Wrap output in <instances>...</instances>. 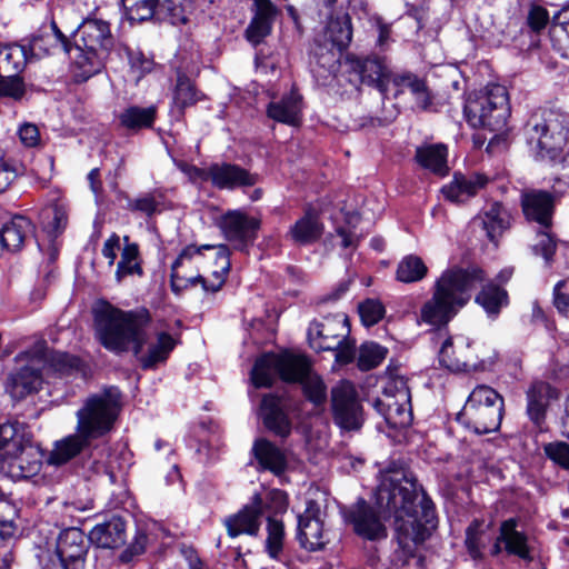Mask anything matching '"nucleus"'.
<instances>
[{
	"mask_svg": "<svg viewBox=\"0 0 569 569\" xmlns=\"http://www.w3.org/2000/svg\"><path fill=\"white\" fill-rule=\"evenodd\" d=\"M382 510L395 517L396 540L386 569H425L423 558L415 553L436 528L435 508L417 481L403 470L388 472L378 491Z\"/></svg>",
	"mask_w": 569,
	"mask_h": 569,
	"instance_id": "nucleus-1",
	"label": "nucleus"
},
{
	"mask_svg": "<svg viewBox=\"0 0 569 569\" xmlns=\"http://www.w3.org/2000/svg\"><path fill=\"white\" fill-rule=\"evenodd\" d=\"M230 266V250L226 244L188 246L171 266V289L179 295L200 283L206 292H217L223 286Z\"/></svg>",
	"mask_w": 569,
	"mask_h": 569,
	"instance_id": "nucleus-2",
	"label": "nucleus"
},
{
	"mask_svg": "<svg viewBox=\"0 0 569 569\" xmlns=\"http://www.w3.org/2000/svg\"><path fill=\"white\" fill-rule=\"evenodd\" d=\"M483 280V271L478 268L443 271L435 282L432 297L420 308L417 322L431 327L446 326L468 303L476 284Z\"/></svg>",
	"mask_w": 569,
	"mask_h": 569,
	"instance_id": "nucleus-3",
	"label": "nucleus"
},
{
	"mask_svg": "<svg viewBox=\"0 0 569 569\" xmlns=\"http://www.w3.org/2000/svg\"><path fill=\"white\" fill-rule=\"evenodd\" d=\"M93 316L97 338L107 350L114 353L139 352L142 329L150 321L146 309L123 311L107 301H99L93 308Z\"/></svg>",
	"mask_w": 569,
	"mask_h": 569,
	"instance_id": "nucleus-4",
	"label": "nucleus"
},
{
	"mask_svg": "<svg viewBox=\"0 0 569 569\" xmlns=\"http://www.w3.org/2000/svg\"><path fill=\"white\" fill-rule=\"evenodd\" d=\"M16 361L21 368L8 379L6 390L16 400L37 392L44 375L50 371L66 373L78 366V359L67 353L49 352L43 340L37 341L29 350L20 352Z\"/></svg>",
	"mask_w": 569,
	"mask_h": 569,
	"instance_id": "nucleus-5",
	"label": "nucleus"
},
{
	"mask_svg": "<svg viewBox=\"0 0 569 569\" xmlns=\"http://www.w3.org/2000/svg\"><path fill=\"white\" fill-rule=\"evenodd\" d=\"M42 449L20 422L0 425V472L13 480L37 476L43 463Z\"/></svg>",
	"mask_w": 569,
	"mask_h": 569,
	"instance_id": "nucleus-6",
	"label": "nucleus"
},
{
	"mask_svg": "<svg viewBox=\"0 0 569 569\" xmlns=\"http://www.w3.org/2000/svg\"><path fill=\"white\" fill-rule=\"evenodd\" d=\"M113 46L109 23L99 19H87L78 29L72 61L81 80L99 73Z\"/></svg>",
	"mask_w": 569,
	"mask_h": 569,
	"instance_id": "nucleus-7",
	"label": "nucleus"
},
{
	"mask_svg": "<svg viewBox=\"0 0 569 569\" xmlns=\"http://www.w3.org/2000/svg\"><path fill=\"white\" fill-rule=\"evenodd\" d=\"M465 114L470 126L497 132L488 147L507 131L510 104L507 88L498 83L488 84L482 91L470 96L465 104Z\"/></svg>",
	"mask_w": 569,
	"mask_h": 569,
	"instance_id": "nucleus-8",
	"label": "nucleus"
},
{
	"mask_svg": "<svg viewBox=\"0 0 569 569\" xmlns=\"http://www.w3.org/2000/svg\"><path fill=\"white\" fill-rule=\"evenodd\" d=\"M119 409L120 392L114 387L88 397L76 413V431L91 440L103 437L112 429Z\"/></svg>",
	"mask_w": 569,
	"mask_h": 569,
	"instance_id": "nucleus-9",
	"label": "nucleus"
},
{
	"mask_svg": "<svg viewBox=\"0 0 569 569\" xmlns=\"http://www.w3.org/2000/svg\"><path fill=\"white\" fill-rule=\"evenodd\" d=\"M503 399L491 387L477 386L469 395L458 420L476 433L498 430L502 420Z\"/></svg>",
	"mask_w": 569,
	"mask_h": 569,
	"instance_id": "nucleus-10",
	"label": "nucleus"
},
{
	"mask_svg": "<svg viewBox=\"0 0 569 569\" xmlns=\"http://www.w3.org/2000/svg\"><path fill=\"white\" fill-rule=\"evenodd\" d=\"M528 139L535 144L536 158L555 161L567 140L566 117L555 110L535 113L528 122Z\"/></svg>",
	"mask_w": 569,
	"mask_h": 569,
	"instance_id": "nucleus-11",
	"label": "nucleus"
},
{
	"mask_svg": "<svg viewBox=\"0 0 569 569\" xmlns=\"http://www.w3.org/2000/svg\"><path fill=\"white\" fill-rule=\"evenodd\" d=\"M306 369V357L302 355L266 353L256 360L251 370V381L257 388H268L277 377L291 382Z\"/></svg>",
	"mask_w": 569,
	"mask_h": 569,
	"instance_id": "nucleus-12",
	"label": "nucleus"
},
{
	"mask_svg": "<svg viewBox=\"0 0 569 569\" xmlns=\"http://www.w3.org/2000/svg\"><path fill=\"white\" fill-rule=\"evenodd\" d=\"M399 469L408 472L416 480L409 470L402 467H391L381 475L380 485L378 486L377 491H379L385 476L391 470ZM376 495L378 496V492H376ZM377 505L380 510V515L363 499L358 500L355 505L343 511L346 523L350 525L353 532L362 539L370 541L385 539L387 537V528L381 521V516L383 518L395 519L393 516H389L382 510L378 501Z\"/></svg>",
	"mask_w": 569,
	"mask_h": 569,
	"instance_id": "nucleus-13",
	"label": "nucleus"
},
{
	"mask_svg": "<svg viewBox=\"0 0 569 569\" xmlns=\"http://www.w3.org/2000/svg\"><path fill=\"white\" fill-rule=\"evenodd\" d=\"M349 330L348 319L343 315L326 317L322 321L310 325L308 329L310 346L317 351H337L338 361L349 362L352 359V351L343 345Z\"/></svg>",
	"mask_w": 569,
	"mask_h": 569,
	"instance_id": "nucleus-14",
	"label": "nucleus"
},
{
	"mask_svg": "<svg viewBox=\"0 0 569 569\" xmlns=\"http://www.w3.org/2000/svg\"><path fill=\"white\" fill-rule=\"evenodd\" d=\"M352 40L351 19L347 13L331 17L323 32V43L316 51L318 63L329 72H335L341 52Z\"/></svg>",
	"mask_w": 569,
	"mask_h": 569,
	"instance_id": "nucleus-15",
	"label": "nucleus"
},
{
	"mask_svg": "<svg viewBox=\"0 0 569 569\" xmlns=\"http://www.w3.org/2000/svg\"><path fill=\"white\" fill-rule=\"evenodd\" d=\"M375 409L392 428H403L410 425L412 413L410 409V392L406 381L400 378L388 383L383 397L376 399Z\"/></svg>",
	"mask_w": 569,
	"mask_h": 569,
	"instance_id": "nucleus-16",
	"label": "nucleus"
},
{
	"mask_svg": "<svg viewBox=\"0 0 569 569\" xmlns=\"http://www.w3.org/2000/svg\"><path fill=\"white\" fill-rule=\"evenodd\" d=\"M333 420L345 431H358L363 425L362 407L355 386L341 381L331 390Z\"/></svg>",
	"mask_w": 569,
	"mask_h": 569,
	"instance_id": "nucleus-17",
	"label": "nucleus"
},
{
	"mask_svg": "<svg viewBox=\"0 0 569 569\" xmlns=\"http://www.w3.org/2000/svg\"><path fill=\"white\" fill-rule=\"evenodd\" d=\"M122 3L131 22L149 20L159 12L168 16L172 24L188 21L190 3L187 0H122Z\"/></svg>",
	"mask_w": 569,
	"mask_h": 569,
	"instance_id": "nucleus-18",
	"label": "nucleus"
},
{
	"mask_svg": "<svg viewBox=\"0 0 569 569\" xmlns=\"http://www.w3.org/2000/svg\"><path fill=\"white\" fill-rule=\"evenodd\" d=\"M260 226L259 218L249 216L241 210H229L219 221L224 238L240 251L247 250L254 242Z\"/></svg>",
	"mask_w": 569,
	"mask_h": 569,
	"instance_id": "nucleus-19",
	"label": "nucleus"
},
{
	"mask_svg": "<svg viewBox=\"0 0 569 569\" xmlns=\"http://www.w3.org/2000/svg\"><path fill=\"white\" fill-rule=\"evenodd\" d=\"M89 536L79 528H68L60 532L56 555L62 569H84L89 548Z\"/></svg>",
	"mask_w": 569,
	"mask_h": 569,
	"instance_id": "nucleus-20",
	"label": "nucleus"
},
{
	"mask_svg": "<svg viewBox=\"0 0 569 569\" xmlns=\"http://www.w3.org/2000/svg\"><path fill=\"white\" fill-rule=\"evenodd\" d=\"M347 72L355 74L360 83L372 86L386 92L391 71L386 60L379 57L360 58L348 56L345 61Z\"/></svg>",
	"mask_w": 569,
	"mask_h": 569,
	"instance_id": "nucleus-21",
	"label": "nucleus"
},
{
	"mask_svg": "<svg viewBox=\"0 0 569 569\" xmlns=\"http://www.w3.org/2000/svg\"><path fill=\"white\" fill-rule=\"evenodd\" d=\"M174 347L176 340L169 333L157 332L154 337H148L146 329H142L139 352L133 355L142 369H154L168 359Z\"/></svg>",
	"mask_w": 569,
	"mask_h": 569,
	"instance_id": "nucleus-22",
	"label": "nucleus"
},
{
	"mask_svg": "<svg viewBox=\"0 0 569 569\" xmlns=\"http://www.w3.org/2000/svg\"><path fill=\"white\" fill-rule=\"evenodd\" d=\"M68 38L59 30L57 23L52 21L39 30L29 41V53L32 58H43L60 52H66L72 59L73 50Z\"/></svg>",
	"mask_w": 569,
	"mask_h": 569,
	"instance_id": "nucleus-23",
	"label": "nucleus"
},
{
	"mask_svg": "<svg viewBox=\"0 0 569 569\" xmlns=\"http://www.w3.org/2000/svg\"><path fill=\"white\" fill-rule=\"evenodd\" d=\"M209 181L218 189L233 190L253 187L259 176L230 162H216L209 166Z\"/></svg>",
	"mask_w": 569,
	"mask_h": 569,
	"instance_id": "nucleus-24",
	"label": "nucleus"
},
{
	"mask_svg": "<svg viewBox=\"0 0 569 569\" xmlns=\"http://www.w3.org/2000/svg\"><path fill=\"white\" fill-rule=\"evenodd\" d=\"M262 515V498L260 495H254L248 505L237 513L224 519L223 523L229 537L236 538L240 535L256 536L260 529Z\"/></svg>",
	"mask_w": 569,
	"mask_h": 569,
	"instance_id": "nucleus-25",
	"label": "nucleus"
},
{
	"mask_svg": "<svg viewBox=\"0 0 569 569\" xmlns=\"http://www.w3.org/2000/svg\"><path fill=\"white\" fill-rule=\"evenodd\" d=\"M298 540L303 548L310 551L320 550L328 542L323 535L320 510L313 502H310L306 511L298 518Z\"/></svg>",
	"mask_w": 569,
	"mask_h": 569,
	"instance_id": "nucleus-26",
	"label": "nucleus"
},
{
	"mask_svg": "<svg viewBox=\"0 0 569 569\" xmlns=\"http://www.w3.org/2000/svg\"><path fill=\"white\" fill-rule=\"evenodd\" d=\"M278 7L271 0H252V18L246 29V38L252 44H259L272 31Z\"/></svg>",
	"mask_w": 569,
	"mask_h": 569,
	"instance_id": "nucleus-27",
	"label": "nucleus"
},
{
	"mask_svg": "<svg viewBox=\"0 0 569 569\" xmlns=\"http://www.w3.org/2000/svg\"><path fill=\"white\" fill-rule=\"evenodd\" d=\"M526 397L527 415L530 421L542 430L547 410L550 403L559 398V391L547 382L536 381L527 390Z\"/></svg>",
	"mask_w": 569,
	"mask_h": 569,
	"instance_id": "nucleus-28",
	"label": "nucleus"
},
{
	"mask_svg": "<svg viewBox=\"0 0 569 569\" xmlns=\"http://www.w3.org/2000/svg\"><path fill=\"white\" fill-rule=\"evenodd\" d=\"M263 425L274 435L286 438L291 432V420L287 412V403L282 397L266 395L260 406Z\"/></svg>",
	"mask_w": 569,
	"mask_h": 569,
	"instance_id": "nucleus-29",
	"label": "nucleus"
},
{
	"mask_svg": "<svg viewBox=\"0 0 569 569\" xmlns=\"http://www.w3.org/2000/svg\"><path fill=\"white\" fill-rule=\"evenodd\" d=\"M521 207L527 220L537 226H549L552 221L553 198L542 190H529L521 194Z\"/></svg>",
	"mask_w": 569,
	"mask_h": 569,
	"instance_id": "nucleus-30",
	"label": "nucleus"
},
{
	"mask_svg": "<svg viewBox=\"0 0 569 569\" xmlns=\"http://www.w3.org/2000/svg\"><path fill=\"white\" fill-rule=\"evenodd\" d=\"M473 358L471 341L462 336L446 339L439 351L440 363L452 371L465 370Z\"/></svg>",
	"mask_w": 569,
	"mask_h": 569,
	"instance_id": "nucleus-31",
	"label": "nucleus"
},
{
	"mask_svg": "<svg viewBox=\"0 0 569 569\" xmlns=\"http://www.w3.org/2000/svg\"><path fill=\"white\" fill-rule=\"evenodd\" d=\"M488 178L481 173L465 176L455 173L453 179L442 187L443 197L455 203L466 202L486 187Z\"/></svg>",
	"mask_w": 569,
	"mask_h": 569,
	"instance_id": "nucleus-32",
	"label": "nucleus"
},
{
	"mask_svg": "<svg viewBox=\"0 0 569 569\" xmlns=\"http://www.w3.org/2000/svg\"><path fill=\"white\" fill-rule=\"evenodd\" d=\"M477 220L480 221L488 240L495 244L511 226L510 212L499 202L486 207Z\"/></svg>",
	"mask_w": 569,
	"mask_h": 569,
	"instance_id": "nucleus-33",
	"label": "nucleus"
},
{
	"mask_svg": "<svg viewBox=\"0 0 569 569\" xmlns=\"http://www.w3.org/2000/svg\"><path fill=\"white\" fill-rule=\"evenodd\" d=\"M90 542L100 548H119L126 542V523L119 517L98 523L89 532Z\"/></svg>",
	"mask_w": 569,
	"mask_h": 569,
	"instance_id": "nucleus-34",
	"label": "nucleus"
},
{
	"mask_svg": "<svg viewBox=\"0 0 569 569\" xmlns=\"http://www.w3.org/2000/svg\"><path fill=\"white\" fill-rule=\"evenodd\" d=\"M323 232V224L319 214L313 209H308L305 214L289 229L288 237L298 244L305 246L317 241Z\"/></svg>",
	"mask_w": 569,
	"mask_h": 569,
	"instance_id": "nucleus-35",
	"label": "nucleus"
},
{
	"mask_svg": "<svg viewBox=\"0 0 569 569\" xmlns=\"http://www.w3.org/2000/svg\"><path fill=\"white\" fill-rule=\"evenodd\" d=\"M32 232L31 221L23 216H16L0 230V244L10 252L19 251Z\"/></svg>",
	"mask_w": 569,
	"mask_h": 569,
	"instance_id": "nucleus-36",
	"label": "nucleus"
},
{
	"mask_svg": "<svg viewBox=\"0 0 569 569\" xmlns=\"http://www.w3.org/2000/svg\"><path fill=\"white\" fill-rule=\"evenodd\" d=\"M268 117L274 121L289 126H297L300 122L301 100L300 96L291 91L277 101H271L268 106Z\"/></svg>",
	"mask_w": 569,
	"mask_h": 569,
	"instance_id": "nucleus-37",
	"label": "nucleus"
},
{
	"mask_svg": "<svg viewBox=\"0 0 569 569\" xmlns=\"http://www.w3.org/2000/svg\"><path fill=\"white\" fill-rule=\"evenodd\" d=\"M499 541L503 542V549L523 560H530V549L527 536L517 529V520H505L499 530Z\"/></svg>",
	"mask_w": 569,
	"mask_h": 569,
	"instance_id": "nucleus-38",
	"label": "nucleus"
},
{
	"mask_svg": "<svg viewBox=\"0 0 569 569\" xmlns=\"http://www.w3.org/2000/svg\"><path fill=\"white\" fill-rule=\"evenodd\" d=\"M252 451L262 469L270 470L276 475L286 469L287 462L283 452L269 440H256Z\"/></svg>",
	"mask_w": 569,
	"mask_h": 569,
	"instance_id": "nucleus-39",
	"label": "nucleus"
},
{
	"mask_svg": "<svg viewBox=\"0 0 569 569\" xmlns=\"http://www.w3.org/2000/svg\"><path fill=\"white\" fill-rule=\"evenodd\" d=\"M91 441L90 438H86L81 432L76 431L74 435L68 436L56 443L48 461L51 465H63L79 455Z\"/></svg>",
	"mask_w": 569,
	"mask_h": 569,
	"instance_id": "nucleus-40",
	"label": "nucleus"
},
{
	"mask_svg": "<svg viewBox=\"0 0 569 569\" xmlns=\"http://www.w3.org/2000/svg\"><path fill=\"white\" fill-rule=\"evenodd\" d=\"M447 147L443 144H429L417 149L416 160L425 169L445 176L448 173Z\"/></svg>",
	"mask_w": 569,
	"mask_h": 569,
	"instance_id": "nucleus-41",
	"label": "nucleus"
},
{
	"mask_svg": "<svg viewBox=\"0 0 569 569\" xmlns=\"http://www.w3.org/2000/svg\"><path fill=\"white\" fill-rule=\"evenodd\" d=\"M476 302L483 308L489 317H497L501 309L508 306V292L493 282H488L476 296Z\"/></svg>",
	"mask_w": 569,
	"mask_h": 569,
	"instance_id": "nucleus-42",
	"label": "nucleus"
},
{
	"mask_svg": "<svg viewBox=\"0 0 569 569\" xmlns=\"http://www.w3.org/2000/svg\"><path fill=\"white\" fill-rule=\"evenodd\" d=\"M157 116V108L149 106L146 108L131 106L126 108L119 114L120 124L132 131L152 127Z\"/></svg>",
	"mask_w": 569,
	"mask_h": 569,
	"instance_id": "nucleus-43",
	"label": "nucleus"
},
{
	"mask_svg": "<svg viewBox=\"0 0 569 569\" xmlns=\"http://www.w3.org/2000/svg\"><path fill=\"white\" fill-rule=\"evenodd\" d=\"M549 33L555 48L569 57V4L553 16Z\"/></svg>",
	"mask_w": 569,
	"mask_h": 569,
	"instance_id": "nucleus-44",
	"label": "nucleus"
},
{
	"mask_svg": "<svg viewBox=\"0 0 569 569\" xmlns=\"http://www.w3.org/2000/svg\"><path fill=\"white\" fill-rule=\"evenodd\" d=\"M31 60L29 50L19 43L1 44V67L4 72H21Z\"/></svg>",
	"mask_w": 569,
	"mask_h": 569,
	"instance_id": "nucleus-45",
	"label": "nucleus"
},
{
	"mask_svg": "<svg viewBox=\"0 0 569 569\" xmlns=\"http://www.w3.org/2000/svg\"><path fill=\"white\" fill-rule=\"evenodd\" d=\"M307 369L292 382L299 381L302 385L306 397L315 405H321L327 399V387L322 379L311 370L309 360L306 358Z\"/></svg>",
	"mask_w": 569,
	"mask_h": 569,
	"instance_id": "nucleus-46",
	"label": "nucleus"
},
{
	"mask_svg": "<svg viewBox=\"0 0 569 569\" xmlns=\"http://www.w3.org/2000/svg\"><path fill=\"white\" fill-rule=\"evenodd\" d=\"M142 276L140 251L138 244H124L116 269V280L121 282L128 276Z\"/></svg>",
	"mask_w": 569,
	"mask_h": 569,
	"instance_id": "nucleus-47",
	"label": "nucleus"
},
{
	"mask_svg": "<svg viewBox=\"0 0 569 569\" xmlns=\"http://www.w3.org/2000/svg\"><path fill=\"white\" fill-rule=\"evenodd\" d=\"M428 273V267L416 254L403 257L398 263L396 278L403 283H412L422 280Z\"/></svg>",
	"mask_w": 569,
	"mask_h": 569,
	"instance_id": "nucleus-48",
	"label": "nucleus"
},
{
	"mask_svg": "<svg viewBox=\"0 0 569 569\" xmlns=\"http://www.w3.org/2000/svg\"><path fill=\"white\" fill-rule=\"evenodd\" d=\"M161 204L162 196L160 193L147 192L137 198L128 199L127 209L151 217L161 211Z\"/></svg>",
	"mask_w": 569,
	"mask_h": 569,
	"instance_id": "nucleus-49",
	"label": "nucleus"
},
{
	"mask_svg": "<svg viewBox=\"0 0 569 569\" xmlns=\"http://www.w3.org/2000/svg\"><path fill=\"white\" fill-rule=\"evenodd\" d=\"M551 229L552 222L547 227L537 226L536 237L532 242L535 253L541 254L546 261L551 260L557 247Z\"/></svg>",
	"mask_w": 569,
	"mask_h": 569,
	"instance_id": "nucleus-50",
	"label": "nucleus"
},
{
	"mask_svg": "<svg viewBox=\"0 0 569 569\" xmlns=\"http://www.w3.org/2000/svg\"><path fill=\"white\" fill-rule=\"evenodd\" d=\"M266 550L270 558L278 559L283 548L284 529L280 520L268 518Z\"/></svg>",
	"mask_w": 569,
	"mask_h": 569,
	"instance_id": "nucleus-51",
	"label": "nucleus"
},
{
	"mask_svg": "<svg viewBox=\"0 0 569 569\" xmlns=\"http://www.w3.org/2000/svg\"><path fill=\"white\" fill-rule=\"evenodd\" d=\"M387 349L375 342L363 343L359 349L358 367L370 370L379 366L386 358Z\"/></svg>",
	"mask_w": 569,
	"mask_h": 569,
	"instance_id": "nucleus-52",
	"label": "nucleus"
},
{
	"mask_svg": "<svg viewBox=\"0 0 569 569\" xmlns=\"http://www.w3.org/2000/svg\"><path fill=\"white\" fill-rule=\"evenodd\" d=\"M173 101L181 109L192 106L198 101V93L193 83L184 76H179L177 79Z\"/></svg>",
	"mask_w": 569,
	"mask_h": 569,
	"instance_id": "nucleus-53",
	"label": "nucleus"
},
{
	"mask_svg": "<svg viewBox=\"0 0 569 569\" xmlns=\"http://www.w3.org/2000/svg\"><path fill=\"white\" fill-rule=\"evenodd\" d=\"M361 321L365 326L370 327L378 323L385 316V307L377 299H367L358 307Z\"/></svg>",
	"mask_w": 569,
	"mask_h": 569,
	"instance_id": "nucleus-54",
	"label": "nucleus"
},
{
	"mask_svg": "<svg viewBox=\"0 0 569 569\" xmlns=\"http://www.w3.org/2000/svg\"><path fill=\"white\" fill-rule=\"evenodd\" d=\"M546 456L563 469H569V445L563 441L549 442L543 446Z\"/></svg>",
	"mask_w": 569,
	"mask_h": 569,
	"instance_id": "nucleus-55",
	"label": "nucleus"
},
{
	"mask_svg": "<svg viewBox=\"0 0 569 569\" xmlns=\"http://www.w3.org/2000/svg\"><path fill=\"white\" fill-rule=\"evenodd\" d=\"M23 93L24 83L17 73L7 77L0 74V96L20 99Z\"/></svg>",
	"mask_w": 569,
	"mask_h": 569,
	"instance_id": "nucleus-56",
	"label": "nucleus"
},
{
	"mask_svg": "<svg viewBox=\"0 0 569 569\" xmlns=\"http://www.w3.org/2000/svg\"><path fill=\"white\" fill-rule=\"evenodd\" d=\"M44 214L50 221L47 224L49 230L57 234L60 233L67 226L68 217L66 210L61 206H53L44 211Z\"/></svg>",
	"mask_w": 569,
	"mask_h": 569,
	"instance_id": "nucleus-57",
	"label": "nucleus"
},
{
	"mask_svg": "<svg viewBox=\"0 0 569 569\" xmlns=\"http://www.w3.org/2000/svg\"><path fill=\"white\" fill-rule=\"evenodd\" d=\"M0 192L9 189L20 173V166L0 157Z\"/></svg>",
	"mask_w": 569,
	"mask_h": 569,
	"instance_id": "nucleus-58",
	"label": "nucleus"
},
{
	"mask_svg": "<svg viewBox=\"0 0 569 569\" xmlns=\"http://www.w3.org/2000/svg\"><path fill=\"white\" fill-rule=\"evenodd\" d=\"M550 21L549 13L541 6H531L528 12L527 22L532 31L539 32L545 29Z\"/></svg>",
	"mask_w": 569,
	"mask_h": 569,
	"instance_id": "nucleus-59",
	"label": "nucleus"
},
{
	"mask_svg": "<svg viewBox=\"0 0 569 569\" xmlns=\"http://www.w3.org/2000/svg\"><path fill=\"white\" fill-rule=\"evenodd\" d=\"M393 83L401 90H409L411 94H416L421 88L425 81L412 73H402L393 78Z\"/></svg>",
	"mask_w": 569,
	"mask_h": 569,
	"instance_id": "nucleus-60",
	"label": "nucleus"
},
{
	"mask_svg": "<svg viewBox=\"0 0 569 569\" xmlns=\"http://www.w3.org/2000/svg\"><path fill=\"white\" fill-rule=\"evenodd\" d=\"M19 138L28 148L38 146L40 142V132L38 127L32 123L22 124L19 129Z\"/></svg>",
	"mask_w": 569,
	"mask_h": 569,
	"instance_id": "nucleus-61",
	"label": "nucleus"
},
{
	"mask_svg": "<svg viewBox=\"0 0 569 569\" xmlns=\"http://www.w3.org/2000/svg\"><path fill=\"white\" fill-rule=\"evenodd\" d=\"M148 541V537L143 532L137 533L134 540L130 543V546L122 552L121 559L123 561H129L133 556L141 555Z\"/></svg>",
	"mask_w": 569,
	"mask_h": 569,
	"instance_id": "nucleus-62",
	"label": "nucleus"
},
{
	"mask_svg": "<svg viewBox=\"0 0 569 569\" xmlns=\"http://www.w3.org/2000/svg\"><path fill=\"white\" fill-rule=\"evenodd\" d=\"M565 281H559L553 288V305L557 310L566 317H569V293H565L561 289L565 287Z\"/></svg>",
	"mask_w": 569,
	"mask_h": 569,
	"instance_id": "nucleus-63",
	"label": "nucleus"
},
{
	"mask_svg": "<svg viewBox=\"0 0 569 569\" xmlns=\"http://www.w3.org/2000/svg\"><path fill=\"white\" fill-rule=\"evenodd\" d=\"M120 249V237L112 233L103 243L101 253L108 259V264L111 267L117 259V251Z\"/></svg>",
	"mask_w": 569,
	"mask_h": 569,
	"instance_id": "nucleus-64",
	"label": "nucleus"
}]
</instances>
